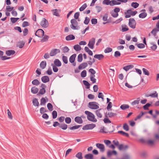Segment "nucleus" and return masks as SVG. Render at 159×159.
Here are the masks:
<instances>
[{
    "label": "nucleus",
    "mask_w": 159,
    "mask_h": 159,
    "mask_svg": "<svg viewBox=\"0 0 159 159\" xmlns=\"http://www.w3.org/2000/svg\"><path fill=\"white\" fill-rule=\"evenodd\" d=\"M128 1V0H104L102 2V4L103 5H110L112 6L115 5H118L121 4V2L125 3Z\"/></svg>",
    "instance_id": "1"
},
{
    "label": "nucleus",
    "mask_w": 159,
    "mask_h": 159,
    "mask_svg": "<svg viewBox=\"0 0 159 159\" xmlns=\"http://www.w3.org/2000/svg\"><path fill=\"white\" fill-rule=\"evenodd\" d=\"M85 113L87 115L88 120L93 122H96L97 121L94 115L92 112L87 111H85Z\"/></svg>",
    "instance_id": "2"
},
{
    "label": "nucleus",
    "mask_w": 159,
    "mask_h": 159,
    "mask_svg": "<svg viewBox=\"0 0 159 159\" xmlns=\"http://www.w3.org/2000/svg\"><path fill=\"white\" fill-rule=\"evenodd\" d=\"M70 23L71 24L70 26L71 29L74 30L78 29V22L75 19L71 20Z\"/></svg>",
    "instance_id": "3"
},
{
    "label": "nucleus",
    "mask_w": 159,
    "mask_h": 159,
    "mask_svg": "<svg viewBox=\"0 0 159 159\" xmlns=\"http://www.w3.org/2000/svg\"><path fill=\"white\" fill-rule=\"evenodd\" d=\"M137 13L136 11H132L131 10H128L127 11L125 12V17L128 18L131 16H134Z\"/></svg>",
    "instance_id": "4"
},
{
    "label": "nucleus",
    "mask_w": 159,
    "mask_h": 159,
    "mask_svg": "<svg viewBox=\"0 0 159 159\" xmlns=\"http://www.w3.org/2000/svg\"><path fill=\"white\" fill-rule=\"evenodd\" d=\"M98 104L96 102H90L89 103V107L92 109H98L99 107Z\"/></svg>",
    "instance_id": "5"
},
{
    "label": "nucleus",
    "mask_w": 159,
    "mask_h": 159,
    "mask_svg": "<svg viewBox=\"0 0 159 159\" xmlns=\"http://www.w3.org/2000/svg\"><path fill=\"white\" fill-rule=\"evenodd\" d=\"M96 125L93 124H87L83 127L82 129L84 130L92 129Z\"/></svg>",
    "instance_id": "6"
},
{
    "label": "nucleus",
    "mask_w": 159,
    "mask_h": 159,
    "mask_svg": "<svg viewBox=\"0 0 159 159\" xmlns=\"http://www.w3.org/2000/svg\"><path fill=\"white\" fill-rule=\"evenodd\" d=\"M136 22L134 19L130 18L129 20V25L132 29H135L136 27Z\"/></svg>",
    "instance_id": "7"
},
{
    "label": "nucleus",
    "mask_w": 159,
    "mask_h": 159,
    "mask_svg": "<svg viewBox=\"0 0 159 159\" xmlns=\"http://www.w3.org/2000/svg\"><path fill=\"white\" fill-rule=\"evenodd\" d=\"M44 31L43 30L39 29L35 32V35L39 38H41L44 36Z\"/></svg>",
    "instance_id": "8"
},
{
    "label": "nucleus",
    "mask_w": 159,
    "mask_h": 159,
    "mask_svg": "<svg viewBox=\"0 0 159 159\" xmlns=\"http://www.w3.org/2000/svg\"><path fill=\"white\" fill-rule=\"evenodd\" d=\"M95 42V39L94 38H92L89 41L88 44V47L91 49H93L94 48V45Z\"/></svg>",
    "instance_id": "9"
},
{
    "label": "nucleus",
    "mask_w": 159,
    "mask_h": 159,
    "mask_svg": "<svg viewBox=\"0 0 159 159\" xmlns=\"http://www.w3.org/2000/svg\"><path fill=\"white\" fill-rule=\"evenodd\" d=\"M104 142L106 144L107 147L113 149L115 148V146L113 144H111V142L110 140H104Z\"/></svg>",
    "instance_id": "10"
},
{
    "label": "nucleus",
    "mask_w": 159,
    "mask_h": 159,
    "mask_svg": "<svg viewBox=\"0 0 159 159\" xmlns=\"http://www.w3.org/2000/svg\"><path fill=\"white\" fill-rule=\"evenodd\" d=\"M103 111V109L102 108L99 109L95 111V113L97 116L99 118L102 117V113Z\"/></svg>",
    "instance_id": "11"
},
{
    "label": "nucleus",
    "mask_w": 159,
    "mask_h": 159,
    "mask_svg": "<svg viewBox=\"0 0 159 159\" xmlns=\"http://www.w3.org/2000/svg\"><path fill=\"white\" fill-rule=\"evenodd\" d=\"M41 25L43 27L46 28L48 26V21L45 18H43L40 23Z\"/></svg>",
    "instance_id": "12"
},
{
    "label": "nucleus",
    "mask_w": 159,
    "mask_h": 159,
    "mask_svg": "<svg viewBox=\"0 0 159 159\" xmlns=\"http://www.w3.org/2000/svg\"><path fill=\"white\" fill-rule=\"evenodd\" d=\"M60 52V50L58 49H53L51 51L50 55L52 57L56 55L57 53Z\"/></svg>",
    "instance_id": "13"
},
{
    "label": "nucleus",
    "mask_w": 159,
    "mask_h": 159,
    "mask_svg": "<svg viewBox=\"0 0 159 159\" xmlns=\"http://www.w3.org/2000/svg\"><path fill=\"white\" fill-rule=\"evenodd\" d=\"M105 116L106 118H108V117L110 118L114 117L116 116L117 115L116 113L111 112H107L105 113Z\"/></svg>",
    "instance_id": "14"
},
{
    "label": "nucleus",
    "mask_w": 159,
    "mask_h": 159,
    "mask_svg": "<svg viewBox=\"0 0 159 159\" xmlns=\"http://www.w3.org/2000/svg\"><path fill=\"white\" fill-rule=\"evenodd\" d=\"M96 146L97 148L100 149L101 152H103L105 151V147L103 144L97 143L96 144Z\"/></svg>",
    "instance_id": "15"
},
{
    "label": "nucleus",
    "mask_w": 159,
    "mask_h": 159,
    "mask_svg": "<svg viewBox=\"0 0 159 159\" xmlns=\"http://www.w3.org/2000/svg\"><path fill=\"white\" fill-rule=\"evenodd\" d=\"M52 12L53 15L57 16H59V13L60 12V10L57 9H54L51 10Z\"/></svg>",
    "instance_id": "16"
},
{
    "label": "nucleus",
    "mask_w": 159,
    "mask_h": 159,
    "mask_svg": "<svg viewBox=\"0 0 159 159\" xmlns=\"http://www.w3.org/2000/svg\"><path fill=\"white\" fill-rule=\"evenodd\" d=\"M128 145H124L122 144L120 145L118 147V149L120 151L126 150L128 149Z\"/></svg>",
    "instance_id": "17"
},
{
    "label": "nucleus",
    "mask_w": 159,
    "mask_h": 159,
    "mask_svg": "<svg viewBox=\"0 0 159 159\" xmlns=\"http://www.w3.org/2000/svg\"><path fill=\"white\" fill-rule=\"evenodd\" d=\"M88 64L87 62H83L81 64L78 66V69L79 70H82L85 68L87 66Z\"/></svg>",
    "instance_id": "18"
},
{
    "label": "nucleus",
    "mask_w": 159,
    "mask_h": 159,
    "mask_svg": "<svg viewBox=\"0 0 159 159\" xmlns=\"http://www.w3.org/2000/svg\"><path fill=\"white\" fill-rule=\"evenodd\" d=\"M75 121L76 123L81 124L83 122V120L81 119V117L79 116H76L75 118Z\"/></svg>",
    "instance_id": "19"
},
{
    "label": "nucleus",
    "mask_w": 159,
    "mask_h": 159,
    "mask_svg": "<svg viewBox=\"0 0 159 159\" xmlns=\"http://www.w3.org/2000/svg\"><path fill=\"white\" fill-rule=\"evenodd\" d=\"M42 81L44 83H46L49 81V78L48 76H44L41 78Z\"/></svg>",
    "instance_id": "20"
},
{
    "label": "nucleus",
    "mask_w": 159,
    "mask_h": 159,
    "mask_svg": "<svg viewBox=\"0 0 159 159\" xmlns=\"http://www.w3.org/2000/svg\"><path fill=\"white\" fill-rule=\"evenodd\" d=\"M117 154V152L115 150H113L112 151L109 150L107 152V156L108 157H109L113 154L116 155Z\"/></svg>",
    "instance_id": "21"
},
{
    "label": "nucleus",
    "mask_w": 159,
    "mask_h": 159,
    "mask_svg": "<svg viewBox=\"0 0 159 159\" xmlns=\"http://www.w3.org/2000/svg\"><path fill=\"white\" fill-rule=\"evenodd\" d=\"M15 51L12 50H8L6 51V54L7 56H10L15 54Z\"/></svg>",
    "instance_id": "22"
},
{
    "label": "nucleus",
    "mask_w": 159,
    "mask_h": 159,
    "mask_svg": "<svg viewBox=\"0 0 159 159\" xmlns=\"http://www.w3.org/2000/svg\"><path fill=\"white\" fill-rule=\"evenodd\" d=\"M75 38V36L74 35L72 34H70L66 37V39L67 41H70L74 40Z\"/></svg>",
    "instance_id": "23"
},
{
    "label": "nucleus",
    "mask_w": 159,
    "mask_h": 159,
    "mask_svg": "<svg viewBox=\"0 0 159 159\" xmlns=\"http://www.w3.org/2000/svg\"><path fill=\"white\" fill-rule=\"evenodd\" d=\"M76 56L75 54H74L70 57L69 61L71 63H73L74 62Z\"/></svg>",
    "instance_id": "24"
},
{
    "label": "nucleus",
    "mask_w": 159,
    "mask_h": 159,
    "mask_svg": "<svg viewBox=\"0 0 159 159\" xmlns=\"http://www.w3.org/2000/svg\"><path fill=\"white\" fill-rule=\"evenodd\" d=\"M47 63L46 61H42L40 64V67L42 69H43L46 67Z\"/></svg>",
    "instance_id": "25"
},
{
    "label": "nucleus",
    "mask_w": 159,
    "mask_h": 159,
    "mask_svg": "<svg viewBox=\"0 0 159 159\" xmlns=\"http://www.w3.org/2000/svg\"><path fill=\"white\" fill-rule=\"evenodd\" d=\"M54 62L55 66H57L59 67L61 65V61L58 59H56Z\"/></svg>",
    "instance_id": "26"
},
{
    "label": "nucleus",
    "mask_w": 159,
    "mask_h": 159,
    "mask_svg": "<svg viewBox=\"0 0 159 159\" xmlns=\"http://www.w3.org/2000/svg\"><path fill=\"white\" fill-rule=\"evenodd\" d=\"M94 58L97 59L99 60H101L104 57V56L102 54H96L94 56Z\"/></svg>",
    "instance_id": "27"
},
{
    "label": "nucleus",
    "mask_w": 159,
    "mask_h": 159,
    "mask_svg": "<svg viewBox=\"0 0 159 159\" xmlns=\"http://www.w3.org/2000/svg\"><path fill=\"white\" fill-rule=\"evenodd\" d=\"M33 105L35 107H38L39 106V102L38 101L37 99L36 98H34L33 99Z\"/></svg>",
    "instance_id": "28"
},
{
    "label": "nucleus",
    "mask_w": 159,
    "mask_h": 159,
    "mask_svg": "<svg viewBox=\"0 0 159 159\" xmlns=\"http://www.w3.org/2000/svg\"><path fill=\"white\" fill-rule=\"evenodd\" d=\"M38 90V89L35 87H32L31 89V92L33 94L37 93Z\"/></svg>",
    "instance_id": "29"
},
{
    "label": "nucleus",
    "mask_w": 159,
    "mask_h": 159,
    "mask_svg": "<svg viewBox=\"0 0 159 159\" xmlns=\"http://www.w3.org/2000/svg\"><path fill=\"white\" fill-rule=\"evenodd\" d=\"M25 44V43L23 41L19 42L17 44V47L21 48L24 46Z\"/></svg>",
    "instance_id": "30"
},
{
    "label": "nucleus",
    "mask_w": 159,
    "mask_h": 159,
    "mask_svg": "<svg viewBox=\"0 0 159 159\" xmlns=\"http://www.w3.org/2000/svg\"><path fill=\"white\" fill-rule=\"evenodd\" d=\"M122 27V31L123 32H125L129 30V29L128 27L127 26L125 25H122L121 26Z\"/></svg>",
    "instance_id": "31"
},
{
    "label": "nucleus",
    "mask_w": 159,
    "mask_h": 159,
    "mask_svg": "<svg viewBox=\"0 0 159 159\" xmlns=\"http://www.w3.org/2000/svg\"><path fill=\"white\" fill-rule=\"evenodd\" d=\"M84 158L86 159H93V155L92 154H88L85 155Z\"/></svg>",
    "instance_id": "32"
},
{
    "label": "nucleus",
    "mask_w": 159,
    "mask_h": 159,
    "mask_svg": "<svg viewBox=\"0 0 159 159\" xmlns=\"http://www.w3.org/2000/svg\"><path fill=\"white\" fill-rule=\"evenodd\" d=\"M49 37L47 35H45L43 37L41 40V42L42 43H43L45 42H47L48 41Z\"/></svg>",
    "instance_id": "33"
},
{
    "label": "nucleus",
    "mask_w": 159,
    "mask_h": 159,
    "mask_svg": "<svg viewBox=\"0 0 159 159\" xmlns=\"http://www.w3.org/2000/svg\"><path fill=\"white\" fill-rule=\"evenodd\" d=\"M45 98H46L47 100H48V98L47 97H45V98H42L41 100L40 105H43L45 104L46 102V101Z\"/></svg>",
    "instance_id": "34"
},
{
    "label": "nucleus",
    "mask_w": 159,
    "mask_h": 159,
    "mask_svg": "<svg viewBox=\"0 0 159 159\" xmlns=\"http://www.w3.org/2000/svg\"><path fill=\"white\" fill-rule=\"evenodd\" d=\"M129 105L126 104H123L120 107V108L123 110H125L129 108Z\"/></svg>",
    "instance_id": "35"
},
{
    "label": "nucleus",
    "mask_w": 159,
    "mask_h": 159,
    "mask_svg": "<svg viewBox=\"0 0 159 159\" xmlns=\"http://www.w3.org/2000/svg\"><path fill=\"white\" fill-rule=\"evenodd\" d=\"M147 13L145 12L141 13L139 15V17L141 18H144L147 16Z\"/></svg>",
    "instance_id": "36"
},
{
    "label": "nucleus",
    "mask_w": 159,
    "mask_h": 159,
    "mask_svg": "<svg viewBox=\"0 0 159 159\" xmlns=\"http://www.w3.org/2000/svg\"><path fill=\"white\" fill-rule=\"evenodd\" d=\"M59 127L63 130H66L67 128V125L65 124H62L60 125Z\"/></svg>",
    "instance_id": "37"
},
{
    "label": "nucleus",
    "mask_w": 159,
    "mask_h": 159,
    "mask_svg": "<svg viewBox=\"0 0 159 159\" xmlns=\"http://www.w3.org/2000/svg\"><path fill=\"white\" fill-rule=\"evenodd\" d=\"M140 100V98H137V99L136 100H135L133 102L131 103V104L133 106H134V105H137V104H138L139 103V102Z\"/></svg>",
    "instance_id": "38"
},
{
    "label": "nucleus",
    "mask_w": 159,
    "mask_h": 159,
    "mask_svg": "<svg viewBox=\"0 0 159 159\" xmlns=\"http://www.w3.org/2000/svg\"><path fill=\"white\" fill-rule=\"evenodd\" d=\"M74 48L76 51H80L81 50V48L80 46L78 44L74 45Z\"/></svg>",
    "instance_id": "39"
},
{
    "label": "nucleus",
    "mask_w": 159,
    "mask_h": 159,
    "mask_svg": "<svg viewBox=\"0 0 159 159\" xmlns=\"http://www.w3.org/2000/svg\"><path fill=\"white\" fill-rule=\"evenodd\" d=\"M46 92V90L44 88H43V89H40L39 92L38 93L37 95H39V94L43 95Z\"/></svg>",
    "instance_id": "40"
},
{
    "label": "nucleus",
    "mask_w": 159,
    "mask_h": 159,
    "mask_svg": "<svg viewBox=\"0 0 159 159\" xmlns=\"http://www.w3.org/2000/svg\"><path fill=\"white\" fill-rule=\"evenodd\" d=\"M118 133L127 137H128L129 136V134L128 133L122 131H118Z\"/></svg>",
    "instance_id": "41"
},
{
    "label": "nucleus",
    "mask_w": 159,
    "mask_h": 159,
    "mask_svg": "<svg viewBox=\"0 0 159 159\" xmlns=\"http://www.w3.org/2000/svg\"><path fill=\"white\" fill-rule=\"evenodd\" d=\"M133 66L132 65H129L123 67V69L127 71L128 70L130 69L133 67Z\"/></svg>",
    "instance_id": "42"
},
{
    "label": "nucleus",
    "mask_w": 159,
    "mask_h": 159,
    "mask_svg": "<svg viewBox=\"0 0 159 159\" xmlns=\"http://www.w3.org/2000/svg\"><path fill=\"white\" fill-rule=\"evenodd\" d=\"M75 157L78 159H82L83 158L82 156V153L81 152H78L76 155Z\"/></svg>",
    "instance_id": "43"
},
{
    "label": "nucleus",
    "mask_w": 159,
    "mask_h": 159,
    "mask_svg": "<svg viewBox=\"0 0 159 159\" xmlns=\"http://www.w3.org/2000/svg\"><path fill=\"white\" fill-rule=\"evenodd\" d=\"M83 60V56L82 54H79L78 56L77 61L79 62H81Z\"/></svg>",
    "instance_id": "44"
},
{
    "label": "nucleus",
    "mask_w": 159,
    "mask_h": 159,
    "mask_svg": "<svg viewBox=\"0 0 159 159\" xmlns=\"http://www.w3.org/2000/svg\"><path fill=\"white\" fill-rule=\"evenodd\" d=\"M32 84L34 85H38L40 84V82L37 79L34 80L32 81Z\"/></svg>",
    "instance_id": "45"
},
{
    "label": "nucleus",
    "mask_w": 159,
    "mask_h": 159,
    "mask_svg": "<svg viewBox=\"0 0 159 159\" xmlns=\"http://www.w3.org/2000/svg\"><path fill=\"white\" fill-rule=\"evenodd\" d=\"M82 125H75L72 127H70L69 128V129L70 130H74V129H78L79 128H80V127H81Z\"/></svg>",
    "instance_id": "46"
},
{
    "label": "nucleus",
    "mask_w": 159,
    "mask_h": 159,
    "mask_svg": "<svg viewBox=\"0 0 159 159\" xmlns=\"http://www.w3.org/2000/svg\"><path fill=\"white\" fill-rule=\"evenodd\" d=\"M146 113H147V112H141V113L137 116L136 118L135 119V120H136L138 119H139L144 114Z\"/></svg>",
    "instance_id": "47"
},
{
    "label": "nucleus",
    "mask_w": 159,
    "mask_h": 159,
    "mask_svg": "<svg viewBox=\"0 0 159 159\" xmlns=\"http://www.w3.org/2000/svg\"><path fill=\"white\" fill-rule=\"evenodd\" d=\"M131 6L134 8H136L139 6V4L137 2H133L131 4Z\"/></svg>",
    "instance_id": "48"
},
{
    "label": "nucleus",
    "mask_w": 159,
    "mask_h": 159,
    "mask_svg": "<svg viewBox=\"0 0 159 159\" xmlns=\"http://www.w3.org/2000/svg\"><path fill=\"white\" fill-rule=\"evenodd\" d=\"M87 5L86 3H84L79 9L80 11H83L87 7Z\"/></svg>",
    "instance_id": "49"
},
{
    "label": "nucleus",
    "mask_w": 159,
    "mask_h": 159,
    "mask_svg": "<svg viewBox=\"0 0 159 159\" xmlns=\"http://www.w3.org/2000/svg\"><path fill=\"white\" fill-rule=\"evenodd\" d=\"M47 107L49 111H52L53 110V107L51 103H48L47 104Z\"/></svg>",
    "instance_id": "50"
},
{
    "label": "nucleus",
    "mask_w": 159,
    "mask_h": 159,
    "mask_svg": "<svg viewBox=\"0 0 159 159\" xmlns=\"http://www.w3.org/2000/svg\"><path fill=\"white\" fill-rule=\"evenodd\" d=\"M150 96L152 98H156L158 96V94L157 93V92L155 91L154 93L150 94Z\"/></svg>",
    "instance_id": "51"
},
{
    "label": "nucleus",
    "mask_w": 159,
    "mask_h": 159,
    "mask_svg": "<svg viewBox=\"0 0 159 159\" xmlns=\"http://www.w3.org/2000/svg\"><path fill=\"white\" fill-rule=\"evenodd\" d=\"M51 66H52V69L53 71L55 72H57L58 71V69L57 67H56V66L52 64H51Z\"/></svg>",
    "instance_id": "52"
},
{
    "label": "nucleus",
    "mask_w": 159,
    "mask_h": 159,
    "mask_svg": "<svg viewBox=\"0 0 159 159\" xmlns=\"http://www.w3.org/2000/svg\"><path fill=\"white\" fill-rule=\"evenodd\" d=\"M87 75V72L85 70H83L81 73V76L82 78L85 77Z\"/></svg>",
    "instance_id": "53"
},
{
    "label": "nucleus",
    "mask_w": 159,
    "mask_h": 159,
    "mask_svg": "<svg viewBox=\"0 0 159 159\" xmlns=\"http://www.w3.org/2000/svg\"><path fill=\"white\" fill-rule=\"evenodd\" d=\"M83 83L86 86L87 89L89 88L90 84L87 81L84 80H83Z\"/></svg>",
    "instance_id": "54"
},
{
    "label": "nucleus",
    "mask_w": 159,
    "mask_h": 159,
    "mask_svg": "<svg viewBox=\"0 0 159 159\" xmlns=\"http://www.w3.org/2000/svg\"><path fill=\"white\" fill-rule=\"evenodd\" d=\"M62 60L63 62L66 64L68 63V59L67 57L66 56H63L62 57Z\"/></svg>",
    "instance_id": "55"
},
{
    "label": "nucleus",
    "mask_w": 159,
    "mask_h": 159,
    "mask_svg": "<svg viewBox=\"0 0 159 159\" xmlns=\"http://www.w3.org/2000/svg\"><path fill=\"white\" fill-rule=\"evenodd\" d=\"M62 50L63 52L65 53L68 52L69 51V49L67 47L65 46L63 48Z\"/></svg>",
    "instance_id": "56"
},
{
    "label": "nucleus",
    "mask_w": 159,
    "mask_h": 159,
    "mask_svg": "<svg viewBox=\"0 0 159 159\" xmlns=\"http://www.w3.org/2000/svg\"><path fill=\"white\" fill-rule=\"evenodd\" d=\"M142 70H143V73L145 75H146L148 76L149 75V74H150L149 73V71H148V70L147 69H146L144 68H143L142 69Z\"/></svg>",
    "instance_id": "57"
},
{
    "label": "nucleus",
    "mask_w": 159,
    "mask_h": 159,
    "mask_svg": "<svg viewBox=\"0 0 159 159\" xmlns=\"http://www.w3.org/2000/svg\"><path fill=\"white\" fill-rule=\"evenodd\" d=\"M19 19V18H11V20L13 23H16L18 20Z\"/></svg>",
    "instance_id": "58"
},
{
    "label": "nucleus",
    "mask_w": 159,
    "mask_h": 159,
    "mask_svg": "<svg viewBox=\"0 0 159 159\" xmlns=\"http://www.w3.org/2000/svg\"><path fill=\"white\" fill-rule=\"evenodd\" d=\"M151 105V104L147 103L143 106V108L145 110L148 109V107Z\"/></svg>",
    "instance_id": "59"
},
{
    "label": "nucleus",
    "mask_w": 159,
    "mask_h": 159,
    "mask_svg": "<svg viewBox=\"0 0 159 159\" xmlns=\"http://www.w3.org/2000/svg\"><path fill=\"white\" fill-rule=\"evenodd\" d=\"M52 118L55 119L57 118V112L56 111H53L52 112Z\"/></svg>",
    "instance_id": "60"
},
{
    "label": "nucleus",
    "mask_w": 159,
    "mask_h": 159,
    "mask_svg": "<svg viewBox=\"0 0 159 159\" xmlns=\"http://www.w3.org/2000/svg\"><path fill=\"white\" fill-rule=\"evenodd\" d=\"M71 120L70 117H66L65 119V121L66 123L67 124H70L71 122Z\"/></svg>",
    "instance_id": "61"
},
{
    "label": "nucleus",
    "mask_w": 159,
    "mask_h": 159,
    "mask_svg": "<svg viewBox=\"0 0 159 159\" xmlns=\"http://www.w3.org/2000/svg\"><path fill=\"white\" fill-rule=\"evenodd\" d=\"M112 49L110 48H107L105 49L104 51L105 53H109L111 52L112 51Z\"/></svg>",
    "instance_id": "62"
},
{
    "label": "nucleus",
    "mask_w": 159,
    "mask_h": 159,
    "mask_svg": "<svg viewBox=\"0 0 159 159\" xmlns=\"http://www.w3.org/2000/svg\"><path fill=\"white\" fill-rule=\"evenodd\" d=\"M90 21V19L88 17H86L85 18V20L84 21V23L85 25H88Z\"/></svg>",
    "instance_id": "63"
},
{
    "label": "nucleus",
    "mask_w": 159,
    "mask_h": 159,
    "mask_svg": "<svg viewBox=\"0 0 159 159\" xmlns=\"http://www.w3.org/2000/svg\"><path fill=\"white\" fill-rule=\"evenodd\" d=\"M123 128L126 131H128L129 130V127L128 125L126 124H125L123 126Z\"/></svg>",
    "instance_id": "64"
}]
</instances>
